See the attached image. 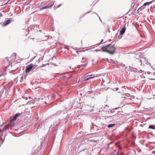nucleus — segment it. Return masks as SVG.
Returning a JSON list of instances; mask_svg holds the SVG:
<instances>
[{"label":"nucleus","mask_w":155,"mask_h":155,"mask_svg":"<svg viewBox=\"0 0 155 155\" xmlns=\"http://www.w3.org/2000/svg\"><path fill=\"white\" fill-rule=\"evenodd\" d=\"M11 21L10 19H8L2 23V25L3 26H5L8 24H9L11 23Z\"/></svg>","instance_id":"7"},{"label":"nucleus","mask_w":155,"mask_h":155,"mask_svg":"<svg viewBox=\"0 0 155 155\" xmlns=\"http://www.w3.org/2000/svg\"><path fill=\"white\" fill-rule=\"evenodd\" d=\"M61 4L59 5H57V8H58L59 7L61 6Z\"/></svg>","instance_id":"23"},{"label":"nucleus","mask_w":155,"mask_h":155,"mask_svg":"<svg viewBox=\"0 0 155 155\" xmlns=\"http://www.w3.org/2000/svg\"><path fill=\"white\" fill-rule=\"evenodd\" d=\"M89 79V78H86V77L84 80V81H86L88 80Z\"/></svg>","instance_id":"19"},{"label":"nucleus","mask_w":155,"mask_h":155,"mask_svg":"<svg viewBox=\"0 0 155 155\" xmlns=\"http://www.w3.org/2000/svg\"><path fill=\"white\" fill-rule=\"evenodd\" d=\"M61 80L63 81V83H67L68 84L71 82H73L75 81V78L70 75L65 74L63 75Z\"/></svg>","instance_id":"1"},{"label":"nucleus","mask_w":155,"mask_h":155,"mask_svg":"<svg viewBox=\"0 0 155 155\" xmlns=\"http://www.w3.org/2000/svg\"><path fill=\"white\" fill-rule=\"evenodd\" d=\"M6 60H7V61H9V60L8 59V58L7 57V58H6Z\"/></svg>","instance_id":"26"},{"label":"nucleus","mask_w":155,"mask_h":155,"mask_svg":"<svg viewBox=\"0 0 155 155\" xmlns=\"http://www.w3.org/2000/svg\"><path fill=\"white\" fill-rule=\"evenodd\" d=\"M115 155H117V154Z\"/></svg>","instance_id":"33"},{"label":"nucleus","mask_w":155,"mask_h":155,"mask_svg":"<svg viewBox=\"0 0 155 155\" xmlns=\"http://www.w3.org/2000/svg\"><path fill=\"white\" fill-rule=\"evenodd\" d=\"M10 126V124H8L7 125H5L3 128L4 130H6L7 129L9 128Z\"/></svg>","instance_id":"9"},{"label":"nucleus","mask_w":155,"mask_h":155,"mask_svg":"<svg viewBox=\"0 0 155 155\" xmlns=\"http://www.w3.org/2000/svg\"><path fill=\"white\" fill-rule=\"evenodd\" d=\"M33 67V65L32 64H31L27 66L25 70V73H27L30 72Z\"/></svg>","instance_id":"4"},{"label":"nucleus","mask_w":155,"mask_h":155,"mask_svg":"<svg viewBox=\"0 0 155 155\" xmlns=\"http://www.w3.org/2000/svg\"><path fill=\"white\" fill-rule=\"evenodd\" d=\"M153 1H152L150 2H146L143 4V6H146L147 5H150L153 2Z\"/></svg>","instance_id":"10"},{"label":"nucleus","mask_w":155,"mask_h":155,"mask_svg":"<svg viewBox=\"0 0 155 155\" xmlns=\"http://www.w3.org/2000/svg\"><path fill=\"white\" fill-rule=\"evenodd\" d=\"M94 77H95L94 76V77H89V79H92V78H94Z\"/></svg>","instance_id":"24"},{"label":"nucleus","mask_w":155,"mask_h":155,"mask_svg":"<svg viewBox=\"0 0 155 155\" xmlns=\"http://www.w3.org/2000/svg\"><path fill=\"white\" fill-rule=\"evenodd\" d=\"M12 71L13 72H14L15 71V70H12Z\"/></svg>","instance_id":"32"},{"label":"nucleus","mask_w":155,"mask_h":155,"mask_svg":"<svg viewBox=\"0 0 155 155\" xmlns=\"http://www.w3.org/2000/svg\"><path fill=\"white\" fill-rule=\"evenodd\" d=\"M115 125V124H109L107 126L108 128H110Z\"/></svg>","instance_id":"15"},{"label":"nucleus","mask_w":155,"mask_h":155,"mask_svg":"<svg viewBox=\"0 0 155 155\" xmlns=\"http://www.w3.org/2000/svg\"><path fill=\"white\" fill-rule=\"evenodd\" d=\"M126 89L124 87H122L121 88V90H122V91H123L125 92L126 91Z\"/></svg>","instance_id":"17"},{"label":"nucleus","mask_w":155,"mask_h":155,"mask_svg":"<svg viewBox=\"0 0 155 155\" xmlns=\"http://www.w3.org/2000/svg\"><path fill=\"white\" fill-rule=\"evenodd\" d=\"M92 74L90 75V74H88L87 76V77H88V76H91Z\"/></svg>","instance_id":"27"},{"label":"nucleus","mask_w":155,"mask_h":155,"mask_svg":"<svg viewBox=\"0 0 155 155\" xmlns=\"http://www.w3.org/2000/svg\"><path fill=\"white\" fill-rule=\"evenodd\" d=\"M103 41V39H102V40H101V41L99 43V45L101 44L102 42Z\"/></svg>","instance_id":"21"},{"label":"nucleus","mask_w":155,"mask_h":155,"mask_svg":"<svg viewBox=\"0 0 155 155\" xmlns=\"http://www.w3.org/2000/svg\"><path fill=\"white\" fill-rule=\"evenodd\" d=\"M46 65V64H43L41 66L42 67H44Z\"/></svg>","instance_id":"22"},{"label":"nucleus","mask_w":155,"mask_h":155,"mask_svg":"<svg viewBox=\"0 0 155 155\" xmlns=\"http://www.w3.org/2000/svg\"><path fill=\"white\" fill-rule=\"evenodd\" d=\"M99 19H100V20L101 21V19H100V17H99Z\"/></svg>","instance_id":"31"},{"label":"nucleus","mask_w":155,"mask_h":155,"mask_svg":"<svg viewBox=\"0 0 155 155\" xmlns=\"http://www.w3.org/2000/svg\"><path fill=\"white\" fill-rule=\"evenodd\" d=\"M146 60L145 58H143L141 59H139V62H140L141 64L142 63V61H146L147 62H148L147 61V60L146 61Z\"/></svg>","instance_id":"11"},{"label":"nucleus","mask_w":155,"mask_h":155,"mask_svg":"<svg viewBox=\"0 0 155 155\" xmlns=\"http://www.w3.org/2000/svg\"><path fill=\"white\" fill-rule=\"evenodd\" d=\"M126 27L125 26H124L120 31V35H123L125 32L126 30Z\"/></svg>","instance_id":"8"},{"label":"nucleus","mask_w":155,"mask_h":155,"mask_svg":"<svg viewBox=\"0 0 155 155\" xmlns=\"http://www.w3.org/2000/svg\"><path fill=\"white\" fill-rule=\"evenodd\" d=\"M108 107H109L107 105H105L104 107V108L107 109V110H105V111H107V110H108V109L107 108H108Z\"/></svg>","instance_id":"16"},{"label":"nucleus","mask_w":155,"mask_h":155,"mask_svg":"<svg viewBox=\"0 0 155 155\" xmlns=\"http://www.w3.org/2000/svg\"><path fill=\"white\" fill-rule=\"evenodd\" d=\"M87 63H86L84 64H83V65H81L80 67V68L81 69H83V68H84L87 65Z\"/></svg>","instance_id":"12"},{"label":"nucleus","mask_w":155,"mask_h":155,"mask_svg":"<svg viewBox=\"0 0 155 155\" xmlns=\"http://www.w3.org/2000/svg\"><path fill=\"white\" fill-rule=\"evenodd\" d=\"M104 50L103 52H107L111 54H113L115 52L116 48L114 45H112L109 44L105 47H104Z\"/></svg>","instance_id":"2"},{"label":"nucleus","mask_w":155,"mask_h":155,"mask_svg":"<svg viewBox=\"0 0 155 155\" xmlns=\"http://www.w3.org/2000/svg\"><path fill=\"white\" fill-rule=\"evenodd\" d=\"M148 128L152 129H155V126L153 125H149Z\"/></svg>","instance_id":"13"},{"label":"nucleus","mask_w":155,"mask_h":155,"mask_svg":"<svg viewBox=\"0 0 155 155\" xmlns=\"http://www.w3.org/2000/svg\"><path fill=\"white\" fill-rule=\"evenodd\" d=\"M20 114L19 113H18L16 114L13 117H11L9 120V122H11L12 121L15 120L20 115Z\"/></svg>","instance_id":"3"},{"label":"nucleus","mask_w":155,"mask_h":155,"mask_svg":"<svg viewBox=\"0 0 155 155\" xmlns=\"http://www.w3.org/2000/svg\"><path fill=\"white\" fill-rule=\"evenodd\" d=\"M23 78V76H21V81H22Z\"/></svg>","instance_id":"20"},{"label":"nucleus","mask_w":155,"mask_h":155,"mask_svg":"<svg viewBox=\"0 0 155 155\" xmlns=\"http://www.w3.org/2000/svg\"><path fill=\"white\" fill-rule=\"evenodd\" d=\"M150 79V80H154V79Z\"/></svg>","instance_id":"30"},{"label":"nucleus","mask_w":155,"mask_h":155,"mask_svg":"<svg viewBox=\"0 0 155 155\" xmlns=\"http://www.w3.org/2000/svg\"><path fill=\"white\" fill-rule=\"evenodd\" d=\"M16 54L15 53H13L11 56L10 58L11 59L10 61L12 62L15 61L16 58Z\"/></svg>","instance_id":"6"},{"label":"nucleus","mask_w":155,"mask_h":155,"mask_svg":"<svg viewBox=\"0 0 155 155\" xmlns=\"http://www.w3.org/2000/svg\"><path fill=\"white\" fill-rule=\"evenodd\" d=\"M103 50H104V47L102 48V49L101 50H98V49H95L94 50L95 51H103Z\"/></svg>","instance_id":"14"},{"label":"nucleus","mask_w":155,"mask_h":155,"mask_svg":"<svg viewBox=\"0 0 155 155\" xmlns=\"http://www.w3.org/2000/svg\"><path fill=\"white\" fill-rule=\"evenodd\" d=\"M128 100H131V98H128Z\"/></svg>","instance_id":"29"},{"label":"nucleus","mask_w":155,"mask_h":155,"mask_svg":"<svg viewBox=\"0 0 155 155\" xmlns=\"http://www.w3.org/2000/svg\"><path fill=\"white\" fill-rule=\"evenodd\" d=\"M37 67V65H36V66H35V67H34V68L32 69V70H34V69L35 68H36Z\"/></svg>","instance_id":"25"},{"label":"nucleus","mask_w":155,"mask_h":155,"mask_svg":"<svg viewBox=\"0 0 155 155\" xmlns=\"http://www.w3.org/2000/svg\"><path fill=\"white\" fill-rule=\"evenodd\" d=\"M53 5V4H49L46 6H44L42 7H41L39 8L40 10L41 11L45 9L50 8H51Z\"/></svg>","instance_id":"5"},{"label":"nucleus","mask_w":155,"mask_h":155,"mask_svg":"<svg viewBox=\"0 0 155 155\" xmlns=\"http://www.w3.org/2000/svg\"><path fill=\"white\" fill-rule=\"evenodd\" d=\"M9 1V0H8V1H4V4H6L7 3H8V2Z\"/></svg>","instance_id":"18"},{"label":"nucleus","mask_w":155,"mask_h":155,"mask_svg":"<svg viewBox=\"0 0 155 155\" xmlns=\"http://www.w3.org/2000/svg\"><path fill=\"white\" fill-rule=\"evenodd\" d=\"M152 153H155V151H153L152 152Z\"/></svg>","instance_id":"28"}]
</instances>
